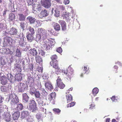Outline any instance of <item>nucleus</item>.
<instances>
[{
    "mask_svg": "<svg viewBox=\"0 0 122 122\" xmlns=\"http://www.w3.org/2000/svg\"><path fill=\"white\" fill-rule=\"evenodd\" d=\"M56 8L58 10H65V8L63 5H60L58 6H57Z\"/></svg>",
    "mask_w": 122,
    "mask_h": 122,
    "instance_id": "nucleus-41",
    "label": "nucleus"
},
{
    "mask_svg": "<svg viewBox=\"0 0 122 122\" xmlns=\"http://www.w3.org/2000/svg\"><path fill=\"white\" fill-rule=\"evenodd\" d=\"M38 33L41 35L46 33L45 30H44L42 28H39L38 30Z\"/></svg>",
    "mask_w": 122,
    "mask_h": 122,
    "instance_id": "nucleus-26",
    "label": "nucleus"
},
{
    "mask_svg": "<svg viewBox=\"0 0 122 122\" xmlns=\"http://www.w3.org/2000/svg\"><path fill=\"white\" fill-rule=\"evenodd\" d=\"M76 103L75 102H71V103L67 104L66 105L67 107H71L73 106H74Z\"/></svg>",
    "mask_w": 122,
    "mask_h": 122,
    "instance_id": "nucleus-42",
    "label": "nucleus"
},
{
    "mask_svg": "<svg viewBox=\"0 0 122 122\" xmlns=\"http://www.w3.org/2000/svg\"><path fill=\"white\" fill-rule=\"evenodd\" d=\"M18 86L19 91L20 92H24L27 88L26 85L24 83H19L18 84Z\"/></svg>",
    "mask_w": 122,
    "mask_h": 122,
    "instance_id": "nucleus-5",
    "label": "nucleus"
},
{
    "mask_svg": "<svg viewBox=\"0 0 122 122\" xmlns=\"http://www.w3.org/2000/svg\"><path fill=\"white\" fill-rule=\"evenodd\" d=\"M18 19L20 21H24L25 20L26 16L23 14L21 13L18 14Z\"/></svg>",
    "mask_w": 122,
    "mask_h": 122,
    "instance_id": "nucleus-21",
    "label": "nucleus"
},
{
    "mask_svg": "<svg viewBox=\"0 0 122 122\" xmlns=\"http://www.w3.org/2000/svg\"><path fill=\"white\" fill-rule=\"evenodd\" d=\"M8 32L9 34L11 35H16L18 33L17 30L14 27L8 29Z\"/></svg>",
    "mask_w": 122,
    "mask_h": 122,
    "instance_id": "nucleus-7",
    "label": "nucleus"
},
{
    "mask_svg": "<svg viewBox=\"0 0 122 122\" xmlns=\"http://www.w3.org/2000/svg\"><path fill=\"white\" fill-rule=\"evenodd\" d=\"M45 86L46 88L49 90H51L53 89V86L51 83L49 81L46 82L45 84Z\"/></svg>",
    "mask_w": 122,
    "mask_h": 122,
    "instance_id": "nucleus-15",
    "label": "nucleus"
},
{
    "mask_svg": "<svg viewBox=\"0 0 122 122\" xmlns=\"http://www.w3.org/2000/svg\"><path fill=\"white\" fill-rule=\"evenodd\" d=\"M29 51L30 54L33 56H36L38 54V52L35 48L31 49Z\"/></svg>",
    "mask_w": 122,
    "mask_h": 122,
    "instance_id": "nucleus-14",
    "label": "nucleus"
},
{
    "mask_svg": "<svg viewBox=\"0 0 122 122\" xmlns=\"http://www.w3.org/2000/svg\"><path fill=\"white\" fill-rule=\"evenodd\" d=\"M59 23L61 25V30L63 31H65L66 30V23L65 21L63 20H59Z\"/></svg>",
    "mask_w": 122,
    "mask_h": 122,
    "instance_id": "nucleus-8",
    "label": "nucleus"
},
{
    "mask_svg": "<svg viewBox=\"0 0 122 122\" xmlns=\"http://www.w3.org/2000/svg\"><path fill=\"white\" fill-rule=\"evenodd\" d=\"M51 58L52 61H55L56 60L57 58V57L56 55H55L51 56Z\"/></svg>",
    "mask_w": 122,
    "mask_h": 122,
    "instance_id": "nucleus-44",
    "label": "nucleus"
},
{
    "mask_svg": "<svg viewBox=\"0 0 122 122\" xmlns=\"http://www.w3.org/2000/svg\"><path fill=\"white\" fill-rule=\"evenodd\" d=\"M56 51L59 53H61L62 51V49L61 47H59L57 49Z\"/></svg>",
    "mask_w": 122,
    "mask_h": 122,
    "instance_id": "nucleus-58",
    "label": "nucleus"
},
{
    "mask_svg": "<svg viewBox=\"0 0 122 122\" xmlns=\"http://www.w3.org/2000/svg\"><path fill=\"white\" fill-rule=\"evenodd\" d=\"M33 79L32 77H29L28 79V80L29 82L31 83L32 82V80H33Z\"/></svg>",
    "mask_w": 122,
    "mask_h": 122,
    "instance_id": "nucleus-63",
    "label": "nucleus"
},
{
    "mask_svg": "<svg viewBox=\"0 0 122 122\" xmlns=\"http://www.w3.org/2000/svg\"><path fill=\"white\" fill-rule=\"evenodd\" d=\"M36 118L38 120H39L41 118V114L39 113H37L36 114Z\"/></svg>",
    "mask_w": 122,
    "mask_h": 122,
    "instance_id": "nucleus-56",
    "label": "nucleus"
},
{
    "mask_svg": "<svg viewBox=\"0 0 122 122\" xmlns=\"http://www.w3.org/2000/svg\"><path fill=\"white\" fill-rule=\"evenodd\" d=\"M29 109L30 111L34 112L37 109L35 101L33 100H30L29 102Z\"/></svg>",
    "mask_w": 122,
    "mask_h": 122,
    "instance_id": "nucleus-2",
    "label": "nucleus"
},
{
    "mask_svg": "<svg viewBox=\"0 0 122 122\" xmlns=\"http://www.w3.org/2000/svg\"><path fill=\"white\" fill-rule=\"evenodd\" d=\"M36 22L37 23V24H36V25L37 27H38L41 25V23L40 21L37 20L36 21Z\"/></svg>",
    "mask_w": 122,
    "mask_h": 122,
    "instance_id": "nucleus-57",
    "label": "nucleus"
},
{
    "mask_svg": "<svg viewBox=\"0 0 122 122\" xmlns=\"http://www.w3.org/2000/svg\"><path fill=\"white\" fill-rule=\"evenodd\" d=\"M36 39L37 40L40 41L41 39V35L37 33L36 36Z\"/></svg>",
    "mask_w": 122,
    "mask_h": 122,
    "instance_id": "nucleus-45",
    "label": "nucleus"
},
{
    "mask_svg": "<svg viewBox=\"0 0 122 122\" xmlns=\"http://www.w3.org/2000/svg\"><path fill=\"white\" fill-rule=\"evenodd\" d=\"M12 75L10 74H8L7 75V79L11 81V76Z\"/></svg>",
    "mask_w": 122,
    "mask_h": 122,
    "instance_id": "nucleus-51",
    "label": "nucleus"
},
{
    "mask_svg": "<svg viewBox=\"0 0 122 122\" xmlns=\"http://www.w3.org/2000/svg\"><path fill=\"white\" fill-rule=\"evenodd\" d=\"M21 53L20 51V50L17 48L16 51L15 56L18 57H20L21 56Z\"/></svg>",
    "mask_w": 122,
    "mask_h": 122,
    "instance_id": "nucleus-27",
    "label": "nucleus"
},
{
    "mask_svg": "<svg viewBox=\"0 0 122 122\" xmlns=\"http://www.w3.org/2000/svg\"><path fill=\"white\" fill-rule=\"evenodd\" d=\"M47 15V10H44L42 11L40 14L38 15V16L41 18H42L46 16Z\"/></svg>",
    "mask_w": 122,
    "mask_h": 122,
    "instance_id": "nucleus-16",
    "label": "nucleus"
},
{
    "mask_svg": "<svg viewBox=\"0 0 122 122\" xmlns=\"http://www.w3.org/2000/svg\"><path fill=\"white\" fill-rule=\"evenodd\" d=\"M25 24L24 22H21L20 23V26L22 28L24 29L25 27Z\"/></svg>",
    "mask_w": 122,
    "mask_h": 122,
    "instance_id": "nucleus-55",
    "label": "nucleus"
},
{
    "mask_svg": "<svg viewBox=\"0 0 122 122\" xmlns=\"http://www.w3.org/2000/svg\"><path fill=\"white\" fill-rule=\"evenodd\" d=\"M51 0H41V4L44 8L47 9L50 8L51 5Z\"/></svg>",
    "mask_w": 122,
    "mask_h": 122,
    "instance_id": "nucleus-3",
    "label": "nucleus"
},
{
    "mask_svg": "<svg viewBox=\"0 0 122 122\" xmlns=\"http://www.w3.org/2000/svg\"><path fill=\"white\" fill-rule=\"evenodd\" d=\"M35 59L36 62L39 64H42L43 60L41 57L39 56H37L35 57Z\"/></svg>",
    "mask_w": 122,
    "mask_h": 122,
    "instance_id": "nucleus-19",
    "label": "nucleus"
},
{
    "mask_svg": "<svg viewBox=\"0 0 122 122\" xmlns=\"http://www.w3.org/2000/svg\"><path fill=\"white\" fill-rule=\"evenodd\" d=\"M56 94L55 92L51 93L49 96V100L50 101L54 100L55 99L56 96Z\"/></svg>",
    "mask_w": 122,
    "mask_h": 122,
    "instance_id": "nucleus-20",
    "label": "nucleus"
},
{
    "mask_svg": "<svg viewBox=\"0 0 122 122\" xmlns=\"http://www.w3.org/2000/svg\"><path fill=\"white\" fill-rule=\"evenodd\" d=\"M55 11V13L54 15L55 16L57 17L59 16L60 15L59 10H58L57 9V8H56Z\"/></svg>",
    "mask_w": 122,
    "mask_h": 122,
    "instance_id": "nucleus-40",
    "label": "nucleus"
},
{
    "mask_svg": "<svg viewBox=\"0 0 122 122\" xmlns=\"http://www.w3.org/2000/svg\"><path fill=\"white\" fill-rule=\"evenodd\" d=\"M36 91V89L34 87L30 88V93L31 95L34 94Z\"/></svg>",
    "mask_w": 122,
    "mask_h": 122,
    "instance_id": "nucleus-36",
    "label": "nucleus"
},
{
    "mask_svg": "<svg viewBox=\"0 0 122 122\" xmlns=\"http://www.w3.org/2000/svg\"><path fill=\"white\" fill-rule=\"evenodd\" d=\"M37 86H38V88L40 89V88L42 87V86L41 84V82L40 81H38L36 84Z\"/></svg>",
    "mask_w": 122,
    "mask_h": 122,
    "instance_id": "nucleus-48",
    "label": "nucleus"
},
{
    "mask_svg": "<svg viewBox=\"0 0 122 122\" xmlns=\"http://www.w3.org/2000/svg\"><path fill=\"white\" fill-rule=\"evenodd\" d=\"M113 68L114 69L113 71L115 72H117L118 69V67L117 66H114Z\"/></svg>",
    "mask_w": 122,
    "mask_h": 122,
    "instance_id": "nucleus-61",
    "label": "nucleus"
},
{
    "mask_svg": "<svg viewBox=\"0 0 122 122\" xmlns=\"http://www.w3.org/2000/svg\"><path fill=\"white\" fill-rule=\"evenodd\" d=\"M4 41L7 42L10 46H13V40L11 37H6L4 38Z\"/></svg>",
    "mask_w": 122,
    "mask_h": 122,
    "instance_id": "nucleus-13",
    "label": "nucleus"
},
{
    "mask_svg": "<svg viewBox=\"0 0 122 122\" xmlns=\"http://www.w3.org/2000/svg\"><path fill=\"white\" fill-rule=\"evenodd\" d=\"M27 19H29L30 23L31 24L34 23L35 22V20L34 18L30 16H28L27 18Z\"/></svg>",
    "mask_w": 122,
    "mask_h": 122,
    "instance_id": "nucleus-31",
    "label": "nucleus"
},
{
    "mask_svg": "<svg viewBox=\"0 0 122 122\" xmlns=\"http://www.w3.org/2000/svg\"><path fill=\"white\" fill-rule=\"evenodd\" d=\"M11 115L10 113L7 112L5 114V117H4V119H5L6 122H9L10 120Z\"/></svg>",
    "mask_w": 122,
    "mask_h": 122,
    "instance_id": "nucleus-17",
    "label": "nucleus"
},
{
    "mask_svg": "<svg viewBox=\"0 0 122 122\" xmlns=\"http://www.w3.org/2000/svg\"><path fill=\"white\" fill-rule=\"evenodd\" d=\"M69 0H64V3L65 4H68L69 3Z\"/></svg>",
    "mask_w": 122,
    "mask_h": 122,
    "instance_id": "nucleus-62",
    "label": "nucleus"
},
{
    "mask_svg": "<svg viewBox=\"0 0 122 122\" xmlns=\"http://www.w3.org/2000/svg\"><path fill=\"white\" fill-rule=\"evenodd\" d=\"M50 64L51 66H52L55 69L57 70L58 71L61 70L60 67L58 66V61L57 60L51 61L50 62Z\"/></svg>",
    "mask_w": 122,
    "mask_h": 122,
    "instance_id": "nucleus-4",
    "label": "nucleus"
},
{
    "mask_svg": "<svg viewBox=\"0 0 122 122\" xmlns=\"http://www.w3.org/2000/svg\"><path fill=\"white\" fill-rule=\"evenodd\" d=\"M25 37L22 36L21 38V40L19 42V44L20 46H24L25 45Z\"/></svg>",
    "mask_w": 122,
    "mask_h": 122,
    "instance_id": "nucleus-22",
    "label": "nucleus"
},
{
    "mask_svg": "<svg viewBox=\"0 0 122 122\" xmlns=\"http://www.w3.org/2000/svg\"><path fill=\"white\" fill-rule=\"evenodd\" d=\"M41 39L43 40H44L47 38V34L46 33L41 35Z\"/></svg>",
    "mask_w": 122,
    "mask_h": 122,
    "instance_id": "nucleus-46",
    "label": "nucleus"
},
{
    "mask_svg": "<svg viewBox=\"0 0 122 122\" xmlns=\"http://www.w3.org/2000/svg\"><path fill=\"white\" fill-rule=\"evenodd\" d=\"M21 115L22 118H26L28 116V112L26 111H23L21 113Z\"/></svg>",
    "mask_w": 122,
    "mask_h": 122,
    "instance_id": "nucleus-23",
    "label": "nucleus"
},
{
    "mask_svg": "<svg viewBox=\"0 0 122 122\" xmlns=\"http://www.w3.org/2000/svg\"><path fill=\"white\" fill-rule=\"evenodd\" d=\"M20 114L19 112L16 111V112L13 114V116L14 118L17 119L19 117Z\"/></svg>",
    "mask_w": 122,
    "mask_h": 122,
    "instance_id": "nucleus-28",
    "label": "nucleus"
},
{
    "mask_svg": "<svg viewBox=\"0 0 122 122\" xmlns=\"http://www.w3.org/2000/svg\"><path fill=\"white\" fill-rule=\"evenodd\" d=\"M16 69H17V71L18 72H21V70L20 67H17Z\"/></svg>",
    "mask_w": 122,
    "mask_h": 122,
    "instance_id": "nucleus-64",
    "label": "nucleus"
},
{
    "mask_svg": "<svg viewBox=\"0 0 122 122\" xmlns=\"http://www.w3.org/2000/svg\"><path fill=\"white\" fill-rule=\"evenodd\" d=\"M61 71H62V72L65 75H66L67 76L66 78L67 79V78L68 77V70L67 69H62Z\"/></svg>",
    "mask_w": 122,
    "mask_h": 122,
    "instance_id": "nucleus-37",
    "label": "nucleus"
},
{
    "mask_svg": "<svg viewBox=\"0 0 122 122\" xmlns=\"http://www.w3.org/2000/svg\"><path fill=\"white\" fill-rule=\"evenodd\" d=\"M34 94L37 98H39L40 97V94L38 91H36Z\"/></svg>",
    "mask_w": 122,
    "mask_h": 122,
    "instance_id": "nucleus-50",
    "label": "nucleus"
},
{
    "mask_svg": "<svg viewBox=\"0 0 122 122\" xmlns=\"http://www.w3.org/2000/svg\"><path fill=\"white\" fill-rule=\"evenodd\" d=\"M33 35L30 34H28L26 36V37L28 40L31 41L33 40Z\"/></svg>",
    "mask_w": 122,
    "mask_h": 122,
    "instance_id": "nucleus-30",
    "label": "nucleus"
},
{
    "mask_svg": "<svg viewBox=\"0 0 122 122\" xmlns=\"http://www.w3.org/2000/svg\"><path fill=\"white\" fill-rule=\"evenodd\" d=\"M23 106L21 103L18 104L16 108V110L17 111H19L23 109Z\"/></svg>",
    "mask_w": 122,
    "mask_h": 122,
    "instance_id": "nucleus-24",
    "label": "nucleus"
},
{
    "mask_svg": "<svg viewBox=\"0 0 122 122\" xmlns=\"http://www.w3.org/2000/svg\"><path fill=\"white\" fill-rule=\"evenodd\" d=\"M22 95L24 100H25L26 102H28L29 97L27 94L26 93H23V94Z\"/></svg>",
    "mask_w": 122,
    "mask_h": 122,
    "instance_id": "nucleus-33",
    "label": "nucleus"
},
{
    "mask_svg": "<svg viewBox=\"0 0 122 122\" xmlns=\"http://www.w3.org/2000/svg\"><path fill=\"white\" fill-rule=\"evenodd\" d=\"M33 9L34 10L40 11L41 10V7L39 4H35L33 5Z\"/></svg>",
    "mask_w": 122,
    "mask_h": 122,
    "instance_id": "nucleus-9",
    "label": "nucleus"
},
{
    "mask_svg": "<svg viewBox=\"0 0 122 122\" xmlns=\"http://www.w3.org/2000/svg\"><path fill=\"white\" fill-rule=\"evenodd\" d=\"M68 77L67 79H70L74 75V71L72 68L71 66L70 65L68 67Z\"/></svg>",
    "mask_w": 122,
    "mask_h": 122,
    "instance_id": "nucleus-6",
    "label": "nucleus"
},
{
    "mask_svg": "<svg viewBox=\"0 0 122 122\" xmlns=\"http://www.w3.org/2000/svg\"><path fill=\"white\" fill-rule=\"evenodd\" d=\"M98 89L97 87L94 88L92 90V94L94 95V96L96 95V94L98 92Z\"/></svg>",
    "mask_w": 122,
    "mask_h": 122,
    "instance_id": "nucleus-34",
    "label": "nucleus"
},
{
    "mask_svg": "<svg viewBox=\"0 0 122 122\" xmlns=\"http://www.w3.org/2000/svg\"><path fill=\"white\" fill-rule=\"evenodd\" d=\"M67 103L70 102L73 99L72 96L71 95H68L66 96Z\"/></svg>",
    "mask_w": 122,
    "mask_h": 122,
    "instance_id": "nucleus-25",
    "label": "nucleus"
},
{
    "mask_svg": "<svg viewBox=\"0 0 122 122\" xmlns=\"http://www.w3.org/2000/svg\"><path fill=\"white\" fill-rule=\"evenodd\" d=\"M0 51H3L2 52V53L5 54L6 55H8L10 54L12 55L13 53V52L11 51L10 49L8 48H3L0 49Z\"/></svg>",
    "mask_w": 122,
    "mask_h": 122,
    "instance_id": "nucleus-11",
    "label": "nucleus"
},
{
    "mask_svg": "<svg viewBox=\"0 0 122 122\" xmlns=\"http://www.w3.org/2000/svg\"><path fill=\"white\" fill-rule=\"evenodd\" d=\"M0 89L2 92H5L6 91V87L5 86H2L0 87Z\"/></svg>",
    "mask_w": 122,
    "mask_h": 122,
    "instance_id": "nucleus-43",
    "label": "nucleus"
},
{
    "mask_svg": "<svg viewBox=\"0 0 122 122\" xmlns=\"http://www.w3.org/2000/svg\"><path fill=\"white\" fill-rule=\"evenodd\" d=\"M53 27L55 30L57 32H59L61 30V27L59 24L55 23L53 24Z\"/></svg>",
    "mask_w": 122,
    "mask_h": 122,
    "instance_id": "nucleus-12",
    "label": "nucleus"
},
{
    "mask_svg": "<svg viewBox=\"0 0 122 122\" xmlns=\"http://www.w3.org/2000/svg\"><path fill=\"white\" fill-rule=\"evenodd\" d=\"M22 74L21 73H18L15 75V80L18 81H20L22 79Z\"/></svg>",
    "mask_w": 122,
    "mask_h": 122,
    "instance_id": "nucleus-18",
    "label": "nucleus"
},
{
    "mask_svg": "<svg viewBox=\"0 0 122 122\" xmlns=\"http://www.w3.org/2000/svg\"><path fill=\"white\" fill-rule=\"evenodd\" d=\"M30 32L29 34L34 35L35 33V31L34 28L31 26H29L28 29Z\"/></svg>",
    "mask_w": 122,
    "mask_h": 122,
    "instance_id": "nucleus-29",
    "label": "nucleus"
},
{
    "mask_svg": "<svg viewBox=\"0 0 122 122\" xmlns=\"http://www.w3.org/2000/svg\"><path fill=\"white\" fill-rule=\"evenodd\" d=\"M95 105L93 103H92L90 105V107L89 108L90 109H95Z\"/></svg>",
    "mask_w": 122,
    "mask_h": 122,
    "instance_id": "nucleus-52",
    "label": "nucleus"
},
{
    "mask_svg": "<svg viewBox=\"0 0 122 122\" xmlns=\"http://www.w3.org/2000/svg\"><path fill=\"white\" fill-rule=\"evenodd\" d=\"M33 120V117L30 116L28 119H27V121L29 122H31Z\"/></svg>",
    "mask_w": 122,
    "mask_h": 122,
    "instance_id": "nucleus-54",
    "label": "nucleus"
},
{
    "mask_svg": "<svg viewBox=\"0 0 122 122\" xmlns=\"http://www.w3.org/2000/svg\"><path fill=\"white\" fill-rule=\"evenodd\" d=\"M0 81L1 84L3 85H6L8 82L7 77L5 76H4V77H0Z\"/></svg>",
    "mask_w": 122,
    "mask_h": 122,
    "instance_id": "nucleus-10",
    "label": "nucleus"
},
{
    "mask_svg": "<svg viewBox=\"0 0 122 122\" xmlns=\"http://www.w3.org/2000/svg\"><path fill=\"white\" fill-rule=\"evenodd\" d=\"M53 112L55 114H59L61 112V110L59 108H54L53 109Z\"/></svg>",
    "mask_w": 122,
    "mask_h": 122,
    "instance_id": "nucleus-32",
    "label": "nucleus"
},
{
    "mask_svg": "<svg viewBox=\"0 0 122 122\" xmlns=\"http://www.w3.org/2000/svg\"><path fill=\"white\" fill-rule=\"evenodd\" d=\"M9 100L12 106L17 104L19 102V99L18 97L14 94H11L9 97Z\"/></svg>",
    "mask_w": 122,
    "mask_h": 122,
    "instance_id": "nucleus-1",
    "label": "nucleus"
},
{
    "mask_svg": "<svg viewBox=\"0 0 122 122\" xmlns=\"http://www.w3.org/2000/svg\"><path fill=\"white\" fill-rule=\"evenodd\" d=\"M51 41L50 42H48L46 44V48L47 50H49L52 46V45H51Z\"/></svg>",
    "mask_w": 122,
    "mask_h": 122,
    "instance_id": "nucleus-39",
    "label": "nucleus"
},
{
    "mask_svg": "<svg viewBox=\"0 0 122 122\" xmlns=\"http://www.w3.org/2000/svg\"><path fill=\"white\" fill-rule=\"evenodd\" d=\"M38 105L40 106H43V102L41 99H39L38 100Z\"/></svg>",
    "mask_w": 122,
    "mask_h": 122,
    "instance_id": "nucleus-49",
    "label": "nucleus"
},
{
    "mask_svg": "<svg viewBox=\"0 0 122 122\" xmlns=\"http://www.w3.org/2000/svg\"><path fill=\"white\" fill-rule=\"evenodd\" d=\"M15 16L14 14L11 13L9 15V19L10 20L12 21L15 19Z\"/></svg>",
    "mask_w": 122,
    "mask_h": 122,
    "instance_id": "nucleus-35",
    "label": "nucleus"
},
{
    "mask_svg": "<svg viewBox=\"0 0 122 122\" xmlns=\"http://www.w3.org/2000/svg\"><path fill=\"white\" fill-rule=\"evenodd\" d=\"M58 86L61 89H63L65 87V85L62 82L57 84Z\"/></svg>",
    "mask_w": 122,
    "mask_h": 122,
    "instance_id": "nucleus-38",
    "label": "nucleus"
},
{
    "mask_svg": "<svg viewBox=\"0 0 122 122\" xmlns=\"http://www.w3.org/2000/svg\"><path fill=\"white\" fill-rule=\"evenodd\" d=\"M87 66H84V69L83 70L85 71L84 72V74H85L86 72V71H87L88 69H87L88 67H87Z\"/></svg>",
    "mask_w": 122,
    "mask_h": 122,
    "instance_id": "nucleus-60",
    "label": "nucleus"
},
{
    "mask_svg": "<svg viewBox=\"0 0 122 122\" xmlns=\"http://www.w3.org/2000/svg\"><path fill=\"white\" fill-rule=\"evenodd\" d=\"M111 99L112 101L113 102H115L118 101V98L116 97L115 96H113L111 98Z\"/></svg>",
    "mask_w": 122,
    "mask_h": 122,
    "instance_id": "nucleus-47",
    "label": "nucleus"
},
{
    "mask_svg": "<svg viewBox=\"0 0 122 122\" xmlns=\"http://www.w3.org/2000/svg\"><path fill=\"white\" fill-rule=\"evenodd\" d=\"M39 53L42 56H43L45 55V52H44L43 50H41L40 51Z\"/></svg>",
    "mask_w": 122,
    "mask_h": 122,
    "instance_id": "nucleus-59",
    "label": "nucleus"
},
{
    "mask_svg": "<svg viewBox=\"0 0 122 122\" xmlns=\"http://www.w3.org/2000/svg\"><path fill=\"white\" fill-rule=\"evenodd\" d=\"M61 82H62V81L61 78H60V76H58L56 80L57 84Z\"/></svg>",
    "mask_w": 122,
    "mask_h": 122,
    "instance_id": "nucleus-53",
    "label": "nucleus"
}]
</instances>
